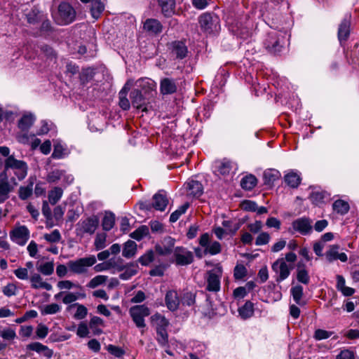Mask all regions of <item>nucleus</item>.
Returning <instances> with one entry per match:
<instances>
[{
	"mask_svg": "<svg viewBox=\"0 0 359 359\" xmlns=\"http://www.w3.org/2000/svg\"><path fill=\"white\" fill-rule=\"evenodd\" d=\"M96 257L94 255L79 258L76 260H70L67 262L69 270L74 274H83L88 271V268L96 263Z\"/></svg>",
	"mask_w": 359,
	"mask_h": 359,
	"instance_id": "obj_1",
	"label": "nucleus"
},
{
	"mask_svg": "<svg viewBox=\"0 0 359 359\" xmlns=\"http://www.w3.org/2000/svg\"><path fill=\"white\" fill-rule=\"evenodd\" d=\"M222 276V269L217 266L206 272L205 280V289L209 292H217L220 290V279Z\"/></svg>",
	"mask_w": 359,
	"mask_h": 359,
	"instance_id": "obj_2",
	"label": "nucleus"
},
{
	"mask_svg": "<svg viewBox=\"0 0 359 359\" xmlns=\"http://www.w3.org/2000/svg\"><path fill=\"white\" fill-rule=\"evenodd\" d=\"M76 18V11L74 8L67 2H62L58 6L56 22L61 25L72 23Z\"/></svg>",
	"mask_w": 359,
	"mask_h": 359,
	"instance_id": "obj_3",
	"label": "nucleus"
},
{
	"mask_svg": "<svg viewBox=\"0 0 359 359\" xmlns=\"http://www.w3.org/2000/svg\"><path fill=\"white\" fill-rule=\"evenodd\" d=\"M201 29L205 33L211 34L219 29V19L216 15L205 13L198 18Z\"/></svg>",
	"mask_w": 359,
	"mask_h": 359,
	"instance_id": "obj_4",
	"label": "nucleus"
},
{
	"mask_svg": "<svg viewBox=\"0 0 359 359\" xmlns=\"http://www.w3.org/2000/svg\"><path fill=\"white\" fill-rule=\"evenodd\" d=\"M6 169H12L19 180H23L27 174V165L25 162L15 159L13 156L7 158L5 162Z\"/></svg>",
	"mask_w": 359,
	"mask_h": 359,
	"instance_id": "obj_5",
	"label": "nucleus"
},
{
	"mask_svg": "<svg viewBox=\"0 0 359 359\" xmlns=\"http://www.w3.org/2000/svg\"><path fill=\"white\" fill-rule=\"evenodd\" d=\"M292 267H290L283 258L277 259L272 265V269L276 274V280L280 283L285 280L290 274Z\"/></svg>",
	"mask_w": 359,
	"mask_h": 359,
	"instance_id": "obj_6",
	"label": "nucleus"
},
{
	"mask_svg": "<svg viewBox=\"0 0 359 359\" xmlns=\"http://www.w3.org/2000/svg\"><path fill=\"white\" fill-rule=\"evenodd\" d=\"M312 220L306 217L298 218L292 223L293 231L298 232L302 235L309 234L312 231Z\"/></svg>",
	"mask_w": 359,
	"mask_h": 359,
	"instance_id": "obj_7",
	"label": "nucleus"
},
{
	"mask_svg": "<svg viewBox=\"0 0 359 359\" xmlns=\"http://www.w3.org/2000/svg\"><path fill=\"white\" fill-rule=\"evenodd\" d=\"M174 255L177 265H188L194 261L193 253L182 247L176 248L174 252Z\"/></svg>",
	"mask_w": 359,
	"mask_h": 359,
	"instance_id": "obj_8",
	"label": "nucleus"
},
{
	"mask_svg": "<svg viewBox=\"0 0 359 359\" xmlns=\"http://www.w3.org/2000/svg\"><path fill=\"white\" fill-rule=\"evenodd\" d=\"M10 237L15 243L24 245L29 238V231L25 226H20L11 232Z\"/></svg>",
	"mask_w": 359,
	"mask_h": 359,
	"instance_id": "obj_9",
	"label": "nucleus"
},
{
	"mask_svg": "<svg viewBox=\"0 0 359 359\" xmlns=\"http://www.w3.org/2000/svg\"><path fill=\"white\" fill-rule=\"evenodd\" d=\"M169 49L172 57L177 60L185 58L188 53V48L185 43L181 41H175L169 44Z\"/></svg>",
	"mask_w": 359,
	"mask_h": 359,
	"instance_id": "obj_10",
	"label": "nucleus"
},
{
	"mask_svg": "<svg viewBox=\"0 0 359 359\" xmlns=\"http://www.w3.org/2000/svg\"><path fill=\"white\" fill-rule=\"evenodd\" d=\"M266 48L272 53L276 54L281 51L283 46L280 39L275 32L269 33L265 42Z\"/></svg>",
	"mask_w": 359,
	"mask_h": 359,
	"instance_id": "obj_11",
	"label": "nucleus"
},
{
	"mask_svg": "<svg viewBox=\"0 0 359 359\" xmlns=\"http://www.w3.org/2000/svg\"><path fill=\"white\" fill-rule=\"evenodd\" d=\"M174 245L175 239L170 236H166L160 243L156 245L155 250L160 255H168L172 252Z\"/></svg>",
	"mask_w": 359,
	"mask_h": 359,
	"instance_id": "obj_12",
	"label": "nucleus"
},
{
	"mask_svg": "<svg viewBox=\"0 0 359 359\" xmlns=\"http://www.w3.org/2000/svg\"><path fill=\"white\" fill-rule=\"evenodd\" d=\"M165 305L170 311H175L178 309L181 300L176 290H168L165 296Z\"/></svg>",
	"mask_w": 359,
	"mask_h": 359,
	"instance_id": "obj_13",
	"label": "nucleus"
},
{
	"mask_svg": "<svg viewBox=\"0 0 359 359\" xmlns=\"http://www.w3.org/2000/svg\"><path fill=\"white\" fill-rule=\"evenodd\" d=\"M143 29L149 34L156 35L162 32L163 25L159 20L154 18H149L144 22Z\"/></svg>",
	"mask_w": 359,
	"mask_h": 359,
	"instance_id": "obj_14",
	"label": "nucleus"
},
{
	"mask_svg": "<svg viewBox=\"0 0 359 359\" xmlns=\"http://www.w3.org/2000/svg\"><path fill=\"white\" fill-rule=\"evenodd\" d=\"M0 177V203H2L9 198L13 187L8 182L5 172L1 173Z\"/></svg>",
	"mask_w": 359,
	"mask_h": 359,
	"instance_id": "obj_15",
	"label": "nucleus"
},
{
	"mask_svg": "<svg viewBox=\"0 0 359 359\" xmlns=\"http://www.w3.org/2000/svg\"><path fill=\"white\" fill-rule=\"evenodd\" d=\"M339 246L338 245L330 246L329 250L325 252V257L330 262L337 259H339L342 262L347 261V255L344 252L339 253Z\"/></svg>",
	"mask_w": 359,
	"mask_h": 359,
	"instance_id": "obj_16",
	"label": "nucleus"
},
{
	"mask_svg": "<svg viewBox=\"0 0 359 359\" xmlns=\"http://www.w3.org/2000/svg\"><path fill=\"white\" fill-rule=\"evenodd\" d=\"M62 179L67 181L68 183H71L74 180V177L72 175H67L64 170L59 169L50 171L46 178L47 181L50 183H55Z\"/></svg>",
	"mask_w": 359,
	"mask_h": 359,
	"instance_id": "obj_17",
	"label": "nucleus"
},
{
	"mask_svg": "<svg viewBox=\"0 0 359 359\" xmlns=\"http://www.w3.org/2000/svg\"><path fill=\"white\" fill-rule=\"evenodd\" d=\"M99 224V219L97 216L90 217L81 223V227L84 233L93 234L97 229Z\"/></svg>",
	"mask_w": 359,
	"mask_h": 359,
	"instance_id": "obj_18",
	"label": "nucleus"
},
{
	"mask_svg": "<svg viewBox=\"0 0 359 359\" xmlns=\"http://www.w3.org/2000/svg\"><path fill=\"white\" fill-rule=\"evenodd\" d=\"M157 2L165 17H170L175 13V0H157Z\"/></svg>",
	"mask_w": 359,
	"mask_h": 359,
	"instance_id": "obj_19",
	"label": "nucleus"
},
{
	"mask_svg": "<svg viewBox=\"0 0 359 359\" xmlns=\"http://www.w3.org/2000/svg\"><path fill=\"white\" fill-rule=\"evenodd\" d=\"M168 200L165 194L159 191L154 195L152 208L156 210L164 211L168 205Z\"/></svg>",
	"mask_w": 359,
	"mask_h": 359,
	"instance_id": "obj_20",
	"label": "nucleus"
},
{
	"mask_svg": "<svg viewBox=\"0 0 359 359\" xmlns=\"http://www.w3.org/2000/svg\"><path fill=\"white\" fill-rule=\"evenodd\" d=\"M130 97L131 99L132 104L134 107H136L137 109H141L142 111L146 109L144 107L146 100L140 90H133L130 93Z\"/></svg>",
	"mask_w": 359,
	"mask_h": 359,
	"instance_id": "obj_21",
	"label": "nucleus"
},
{
	"mask_svg": "<svg viewBox=\"0 0 359 359\" xmlns=\"http://www.w3.org/2000/svg\"><path fill=\"white\" fill-rule=\"evenodd\" d=\"M160 90L163 95L172 94L176 92L177 86L173 79L165 78L161 81Z\"/></svg>",
	"mask_w": 359,
	"mask_h": 359,
	"instance_id": "obj_22",
	"label": "nucleus"
},
{
	"mask_svg": "<svg viewBox=\"0 0 359 359\" xmlns=\"http://www.w3.org/2000/svg\"><path fill=\"white\" fill-rule=\"evenodd\" d=\"M31 282V286L34 289H45L46 290H52V285L43 280V278L39 273H34L33 274L30 278Z\"/></svg>",
	"mask_w": 359,
	"mask_h": 359,
	"instance_id": "obj_23",
	"label": "nucleus"
},
{
	"mask_svg": "<svg viewBox=\"0 0 359 359\" xmlns=\"http://www.w3.org/2000/svg\"><path fill=\"white\" fill-rule=\"evenodd\" d=\"M151 320L154 325H156V331L161 330H167V327L169 325V321L164 316L159 313H156L151 317Z\"/></svg>",
	"mask_w": 359,
	"mask_h": 359,
	"instance_id": "obj_24",
	"label": "nucleus"
},
{
	"mask_svg": "<svg viewBox=\"0 0 359 359\" xmlns=\"http://www.w3.org/2000/svg\"><path fill=\"white\" fill-rule=\"evenodd\" d=\"M187 188L189 190V194L192 195L194 197H199L203 193V185L197 180H189L187 182Z\"/></svg>",
	"mask_w": 359,
	"mask_h": 359,
	"instance_id": "obj_25",
	"label": "nucleus"
},
{
	"mask_svg": "<svg viewBox=\"0 0 359 359\" xmlns=\"http://www.w3.org/2000/svg\"><path fill=\"white\" fill-rule=\"evenodd\" d=\"M140 88L141 91H144L145 94L149 93L155 90L156 84V83L149 79H140L135 82Z\"/></svg>",
	"mask_w": 359,
	"mask_h": 359,
	"instance_id": "obj_26",
	"label": "nucleus"
},
{
	"mask_svg": "<svg viewBox=\"0 0 359 359\" xmlns=\"http://www.w3.org/2000/svg\"><path fill=\"white\" fill-rule=\"evenodd\" d=\"M303 287L302 285H295L290 289V293L292 296L293 300L299 306H304L306 302L303 299Z\"/></svg>",
	"mask_w": 359,
	"mask_h": 359,
	"instance_id": "obj_27",
	"label": "nucleus"
},
{
	"mask_svg": "<svg viewBox=\"0 0 359 359\" xmlns=\"http://www.w3.org/2000/svg\"><path fill=\"white\" fill-rule=\"evenodd\" d=\"M137 252V244L135 241L129 240L123 245L122 255L127 259L133 257Z\"/></svg>",
	"mask_w": 359,
	"mask_h": 359,
	"instance_id": "obj_28",
	"label": "nucleus"
},
{
	"mask_svg": "<svg viewBox=\"0 0 359 359\" xmlns=\"http://www.w3.org/2000/svg\"><path fill=\"white\" fill-rule=\"evenodd\" d=\"M35 116L32 114H24L18 121V127L22 131H27L35 121Z\"/></svg>",
	"mask_w": 359,
	"mask_h": 359,
	"instance_id": "obj_29",
	"label": "nucleus"
},
{
	"mask_svg": "<svg viewBox=\"0 0 359 359\" xmlns=\"http://www.w3.org/2000/svg\"><path fill=\"white\" fill-rule=\"evenodd\" d=\"M233 162L228 159H223L218 162L217 165V171L222 175H229L233 167Z\"/></svg>",
	"mask_w": 359,
	"mask_h": 359,
	"instance_id": "obj_30",
	"label": "nucleus"
},
{
	"mask_svg": "<svg viewBox=\"0 0 359 359\" xmlns=\"http://www.w3.org/2000/svg\"><path fill=\"white\" fill-rule=\"evenodd\" d=\"M138 265L135 263L127 264L121 269L124 271L119 275V278L122 280H128L137 273Z\"/></svg>",
	"mask_w": 359,
	"mask_h": 359,
	"instance_id": "obj_31",
	"label": "nucleus"
},
{
	"mask_svg": "<svg viewBox=\"0 0 359 359\" xmlns=\"http://www.w3.org/2000/svg\"><path fill=\"white\" fill-rule=\"evenodd\" d=\"M284 178L285 183L292 188H297L302 180L299 175L294 171L289 172Z\"/></svg>",
	"mask_w": 359,
	"mask_h": 359,
	"instance_id": "obj_32",
	"label": "nucleus"
},
{
	"mask_svg": "<svg viewBox=\"0 0 359 359\" xmlns=\"http://www.w3.org/2000/svg\"><path fill=\"white\" fill-rule=\"evenodd\" d=\"M43 13L36 8L34 7L26 15L27 22L32 25L37 24L39 21L43 20Z\"/></svg>",
	"mask_w": 359,
	"mask_h": 359,
	"instance_id": "obj_33",
	"label": "nucleus"
},
{
	"mask_svg": "<svg viewBox=\"0 0 359 359\" xmlns=\"http://www.w3.org/2000/svg\"><path fill=\"white\" fill-rule=\"evenodd\" d=\"M350 22L348 20L344 19L339 25L338 29V38L340 41H346L350 33Z\"/></svg>",
	"mask_w": 359,
	"mask_h": 359,
	"instance_id": "obj_34",
	"label": "nucleus"
},
{
	"mask_svg": "<svg viewBox=\"0 0 359 359\" xmlns=\"http://www.w3.org/2000/svg\"><path fill=\"white\" fill-rule=\"evenodd\" d=\"M334 212L341 215L346 214L349 210V204L344 200H337L332 204Z\"/></svg>",
	"mask_w": 359,
	"mask_h": 359,
	"instance_id": "obj_35",
	"label": "nucleus"
},
{
	"mask_svg": "<svg viewBox=\"0 0 359 359\" xmlns=\"http://www.w3.org/2000/svg\"><path fill=\"white\" fill-rule=\"evenodd\" d=\"M238 313L243 319L250 318L254 313L253 304L250 301L246 302L242 307L239 308Z\"/></svg>",
	"mask_w": 359,
	"mask_h": 359,
	"instance_id": "obj_36",
	"label": "nucleus"
},
{
	"mask_svg": "<svg viewBox=\"0 0 359 359\" xmlns=\"http://www.w3.org/2000/svg\"><path fill=\"white\" fill-rule=\"evenodd\" d=\"M90 6V12L95 19H97L104 10V6L101 0H93Z\"/></svg>",
	"mask_w": 359,
	"mask_h": 359,
	"instance_id": "obj_37",
	"label": "nucleus"
},
{
	"mask_svg": "<svg viewBox=\"0 0 359 359\" xmlns=\"http://www.w3.org/2000/svg\"><path fill=\"white\" fill-rule=\"evenodd\" d=\"M36 269L44 276H50L54 271V263L53 262H47L37 264Z\"/></svg>",
	"mask_w": 359,
	"mask_h": 359,
	"instance_id": "obj_38",
	"label": "nucleus"
},
{
	"mask_svg": "<svg viewBox=\"0 0 359 359\" xmlns=\"http://www.w3.org/2000/svg\"><path fill=\"white\" fill-rule=\"evenodd\" d=\"M63 190L62 188L55 187L48 192V201L51 205L56 204L62 198Z\"/></svg>",
	"mask_w": 359,
	"mask_h": 359,
	"instance_id": "obj_39",
	"label": "nucleus"
},
{
	"mask_svg": "<svg viewBox=\"0 0 359 359\" xmlns=\"http://www.w3.org/2000/svg\"><path fill=\"white\" fill-rule=\"evenodd\" d=\"M257 178L254 175H250L241 180V186L245 190H252L257 185Z\"/></svg>",
	"mask_w": 359,
	"mask_h": 359,
	"instance_id": "obj_40",
	"label": "nucleus"
},
{
	"mask_svg": "<svg viewBox=\"0 0 359 359\" xmlns=\"http://www.w3.org/2000/svg\"><path fill=\"white\" fill-rule=\"evenodd\" d=\"M115 223V216L112 212H106L103 219L102 226L104 231L111 230L114 225Z\"/></svg>",
	"mask_w": 359,
	"mask_h": 359,
	"instance_id": "obj_41",
	"label": "nucleus"
},
{
	"mask_svg": "<svg viewBox=\"0 0 359 359\" xmlns=\"http://www.w3.org/2000/svg\"><path fill=\"white\" fill-rule=\"evenodd\" d=\"M85 293H74V292H65L64 297L62 298V302L65 304H70L74 302H76L79 298H85Z\"/></svg>",
	"mask_w": 359,
	"mask_h": 359,
	"instance_id": "obj_42",
	"label": "nucleus"
},
{
	"mask_svg": "<svg viewBox=\"0 0 359 359\" xmlns=\"http://www.w3.org/2000/svg\"><path fill=\"white\" fill-rule=\"evenodd\" d=\"M104 325V320L98 316H93L90 318L89 327L91 330H93L95 334H101L102 331V330L99 329L98 327H103Z\"/></svg>",
	"mask_w": 359,
	"mask_h": 359,
	"instance_id": "obj_43",
	"label": "nucleus"
},
{
	"mask_svg": "<svg viewBox=\"0 0 359 359\" xmlns=\"http://www.w3.org/2000/svg\"><path fill=\"white\" fill-rule=\"evenodd\" d=\"M74 306L76 307V311L74 315V318L77 320H82L86 317L88 315V309L87 308L83 305L79 304H71L68 309H71Z\"/></svg>",
	"mask_w": 359,
	"mask_h": 359,
	"instance_id": "obj_44",
	"label": "nucleus"
},
{
	"mask_svg": "<svg viewBox=\"0 0 359 359\" xmlns=\"http://www.w3.org/2000/svg\"><path fill=\"white\" fill-rule=\"evenodd\" d=\"M62 307L60 304L56 303L50 304L43 306L41 310L42 315H53L60 312Z\"/></svg>",
	"mask_w": 359,
	"mask_h": 359,
	"instance_id": "obj_45",
	"label": "nucleus"
},
{
	"mask_svg": "<svg viewBox=\"0 0 359 359\" xmlns=\"http://www.w3.org/2000/svg\"><path fill=\"white\" fill-rule=\"evenodd\" d=\"M280 177V172L276 170H268L264 172V178L266 184H272Z\"/></svg>",
	"mask_w": 359,
	"mask_h": 359,
	"instance_id": "obj_46",
	"label": "nucleus"
},
{
	"mask_svg": "<svg viewBox=\"0 0 359 359\" xmlns=\"http://www.w3.org/2000/svg\"><path fill=\"white\" fill-rule=\"evenodd\" d=\"M129 313H136V314L145 318L149 316L150 310L145 304H142L132 306Z\"/></svg>",
	"mask_w": 359,
	"mask_h": 359,
	"instance_id": "obj_47",
	"label": "nucleus"
},
{
	"mask_svg": "<svg viewBox=\"0 0 359 359\" xmlns=\"http://www.w3.org/2000/svg\"><path fill=\"white\" fill-rule=\"evenodd\" d=\"M33 192V182H30L25 187H20L18 191L19 197L22 200H26L30 197Z\"/></svg>",
	"mask_w": 359,
	"mask_h": 359,
	"instance_id": "obj_48",
	"label": "nucleus"
},
{
	"mask_svg": "<svg viewBox=\"0 0 359 359\" xmlns=\"http://www.w3.org/2000/svg\"><path fill=\"white\" fill-rule=\"evenodd\" d=\"M149 234V228L147 226H141L133 233H130V237L137 240L140 241L144 237Z\"/></svg>",
	"mask_w": 359,
	"mask_h": 359,
	"instance_id": "obj_49",
	"label": "nucleus"
},
{
	"mask_svg": "<svg viewBox=\"0 0 359 359\" xmlns=\"http://www.w3.org/2000/svg\"><path fill=\"white\" fill-rule=\"evenodd\" d=\"M189 206V204L188 203L183 204L182 205L180 206L177 210L174 211L170 217V222H177L180 217L186 212L187 210L188 209Z\"/></svg>",
	"mask_w": 359,
	"mask_h": 359,
	"instance_id": "obj_50",
	"label": "nucleus"
},
{
	"mask_svg": "<svg viewBox=\"0 0 359 359\" xmlns=\"http://www.w3.org/2000/svg\"><path fill=\"white\" fill-rule=\"evenodd\" d=\"M107 280V276L103 275H98L92 278L87 284L89 288H95L97 286L102 285Z\"/></svg>",
	"mask_w": 359,
	"mask_h": 359,
	"instance_id": "obj_51",
	"label": "nucleus"
},
{
	"mask_svg": "<svg viewBox=\"0 0 359 359\" xmlns=\"http://www.w3.org/2000/svg\"><path fill=\"white\" fill-rule=\"evenodd\" d=\"M181 302L185 306H190L194 305L196 302V294L191 292H184L182 297Z\"/></svg>",
	"mask_w": 359,
	"mask_h": 359,
	"instance_id": "obj_52",
	"label": "nucleus"
},
{
	"mask_svg": "<svg viewBox=\"0 0 359 359\" xmlns=\"http://www.w3.org/2000/svg\"><path fill=\"white\" fill-rule=\"evenodd\" d=\"M18 290V287L13 283H8L6 285L2 287V292L6 297H8L16 295Z\"/></svg>",
	"mask_w": 359,
	"mask_h": 359,
	"instance_id": "obj_53",
	"label": "nucleus"
},
{
	"mask_svg": "<svg viewBox=\"0 0 359 359\" xmlns=\"http://www.w3.org/2000/svg\"><path fill=\"white\" fill-rule=\"evenodd\" d=\"M297 279L299 282L305 285H307L310 280L308 271L304 269H300L299 265L297 269Z\"/></svg>",
	"mask_w": 359,
	"mask_h": 359,
	"instance_id": "obj_54",
	"label": "nucleus"
},
{
	"mask_svg": "<svg viewBox=\"0 0 359 359\" xmlns=\"http://www.w3.org/2000/svg\"><path fill=\"white\" fill-rule=\"evenodd\" d=\"M154 260V252L152 250L147 251L138 259V262L143 266H147Z\"/></svg>",
	"mask_w": 359,
	"mask_h": 359,
	"instance_id": "obj_55",
	"label": "nucleus"
},
{
	"mask_svg": "<svg viewBox=\"0 0 359 359\" xmlns=\"http://www.w3.org/2000/svg\"><path fill=\"white\" fill-rule=\"evenodd\" d=\"M128 93L120 90L118 93L119 106L123 110H128L130 107V102L126 97Z\"/></svg>",
	"mask_w": 359,
	"mask_h": 359,
	"instance_id": "obj_56",
	"label": "nucleus"
},
{
	"mask_svg": "<svg viewBox=\"0 0 359 359\" xmlns=\"http://www.w3.org/2000/svg\"><path fill=\"white\" fill-rule=\"evenodd\" d=\"M57 287L60 290H71L72 288H81V286L79 285H76L72 281L69 280H64L58 281L57 283Z\"/></svg>",
	"mask_w": 359,
	"mask_h": 359,
	"instance_id": "obj_57",
	"label": "nucleus"
},
{
	"mask_svg": "<svg viewBox=\"0 0 359 359\" xmlns=\"http://www.w3.org/2000/svg\"><path fill=\"white\" fill-rule=\"evenodd\" d=\"M107 236L105 233L97 234L95 239V248L97 250H102L105 248Z\"/></svg>",
	"mask_w": 359,
	"mask_h": 359,
	"instance_id": "obj_58",
	"label": "nucleus"
},
{
	"mask_svg": "<svg viewBox=\"0 0 359 359\" xmlns=\"http://www.w3.org/2000/svg\"><path fill=\"white\" fill-rule=\"evenodd\" d=\"M157 337L156 339L158 342V344L161 346H165L168 344V335L167 333V330H157L156 331Z\"/></svg>",
	"mask_w": 359,
	"mask_h": 359,
	"instance_id": "obj_59",
	"label": "nucleus"
},
{
	"mask_svg": "<svg viewBox=\"0 0 359 359\" xmlns=\"http://www.w3.org/2000/svg\"><path fill=\"white\" fill-rule=\"evenodd\" d=\"M65 148L60 143L54 144V149L52 154L53 158H62L65 155Z\"/></svg>",
	"mask_w": 359,
	"mask_h": 359,
	"instance_id": "obj_60",
	"label": "nucleus"
},
{
	"mask_svg": "<svg viewBox=\"0 0 359 359\" xmlns=\"http://www.w3.org/2000/svg\"><path fill=\"white\" fill-rule=\"evenodd\" d=\"M44 238L50 243H57L61 239V235L57 229L53 230L50 233H46Z\"/></svg>",
	"mask_w": 359,
	"mask_h": 359,
	"instance_id": "obj_61",
	"label": "nucleus"
},
{
	"mask_svg": "<svg viewBox=\"0 0 359 359\" xmlns=\"http://www.w3.org/2000/svg\"><path fill=\"white\" fill-rule=\"evenodd\" d=\"M221 252V245L217 241H214L205 249V252L210 255H217Z\"/></svg>",
	"mask_w": 359,
	"mask_h": 359,
	"instance_id": "obj_62",
	"label": "nucleus"
},
{
	"mask_svg": "<svg viewBox=\"0 0 359 359\" xmlns=\"http://www.w3.org/2000/svg\"><path fill=\"white\" fill-rule=\"evenodd\" d=\"M246 268L242 265H236L234 268L233 276L236 279H242L246 276Z\"/></svg>",
	"mask_w": 359,
	"mask_h": 359,
	"instance_id": "obj_63",
	"label": "nucleus"
},
{
	"mask_svg": "<svg viewBox=\"0 0 359 359\" xmlns=\"http://www.w3.org/2000/svg\"><path fill=\"white\" fill-rule=\"evenodd\" d=\"M133 322L138 328H144L146 327L144 317L136 314V313H129Z\"/></svg>",
	"mask_w": 359,
	"mask_h": 359,
	"instance_id": "obj_64",
	"label": "nucleus"
}]
</instances>
